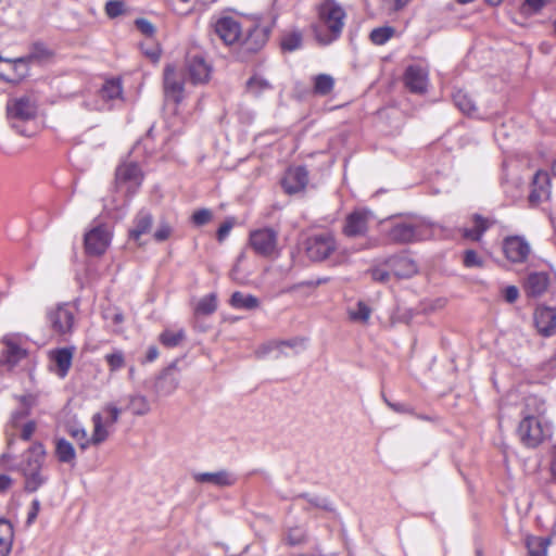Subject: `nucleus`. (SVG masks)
<instances>
[{
  "mask_svg": "<svg viewBox=\"0 0 556 556\" xmlns=\"http://www.w3.org/2000/svg\"><path fill=\"white\" fill-rule=\"evenodd\" d=\"M545 404L536 396H528L525 413L517 433L520 441L528 447H536L553 433L552 424L544 417Z\"/></svg>",
  "mask_w": 556,
  "mask_h": 556,
  "instance_id": "f257e3e1",
  "label": "nucleus"
},
{
  "mask_svg": "<svg viewBox=\"0 0 556 556\" xmlns=\"http://www.w3.org/2000/svg\"><path fill=\"white\" fill-rule=\"evenodd\" d=\"M345 11L336 0H324L318 7V18L313 25L316 40L327 46L342 34L345 24Z\"/></svg>",
  "mask_w": 556,
  "mask_h": 556,
  "instance_id": "f03ea898",
  "label": "nucleus"
},
{
  "mask_svg": "<svg viewBox=\"0 0 556 556\" xmlns=\"http://www.w3.org/2000/svg\"><path fill=\"white\" fill-rule=\"evenodd\" d=\"M7 115L11 126L20 135L30 137L34 134V130L23 127V124L34 121L37 115V104L33 98L22 96L10 99L7 103Z\"/></svg>",
  "mask_w": 556,
  "mask_h": 556,
  "instance_id": "7ed1b4c3",
  "label": "nucleus"
},
{
  "mask_svg": "<svg viewBox=\"0 0 556 556\" xmlns=\"http://www.w3.org/2000/svg\"><path fill=\"white\" fill-rule=\"evenodd\" d=\"M434 225L418 218L395 222L389 230V239L396 243H410L432 236Z\"/></svg>",
  "mask_w": 556,
  "mask_h": 556,
  "instance_id": "20e7f679",
  "label": "nucleus"
},
{
  "mask_svg": "<svg viewBox=\"0 0 556 556\" xmlns=\"http://www.w3.org/2000/svg\"><path fill=\"white\" fill-rule=\"evenodd\" d=\"M34 50L35 51L29 56L16 60H4L0 56V77L10 83H18L22 80L28 72V60L48 54V51L41 43H36Z\"/></svg>",
  "mask_w": 556,
  "mask_h": 556,
  "instance_id": "39448f33",
  "label": "nucleus"
},
{
  "mask_svg": "<svg viewBox=\"0 0 556 556\" xmlns=\"http://www.w3.org/2000/svg\"><path fill=\"white\" fill-rule=\"evenodd\" d=\"M337 249L336 238L330 232L311 236L305 241L306 256L313 262H323L329 258Z\"/></svg>",
  "mask_w": 556,
  "mask_h": 556,
  "instance_id": "423d86ee",
  "label": "nucleus"
},
{
  "mask_svg": "<svg viewBox=\"0 0 556 556\" xmlns=\"http://www.w3.org/2000/svg\"><path fill=\"white\" fill-rule=\"evenodd\" d=\"M93 432L90 438L84 427H71L68 433L72 438L79 442L83 450L87 448L90 444L99 445L109 438V430L104 428V419L101 413L92 415Z\"/></svg>",
  "mask_w": 556,
  "mask_h": 556,
  "instance_id": "0eeeda50",
  "label": "nucleus"
},
{
  "mask_svg": "<svg viewBox=\"0 0 556 556\" xmlns=\"http://www.w3.org/2000/svg\"><path fill=\"white\" fill-rule=\"evenodd\" d=\"M112 232L106 225H98L85 235V249L92 256L102 255L109 248Z\"/></svg>",
  "mask_w": 556,
  "mask_h": 556,
  "instance_id": "6e6552de",
  "label": "nucleus"
},
{
  "mask_svg": "<svg viewBox=\"0 0 556 556\" xmlns=\"http://www.w3.org/2000/svg\"><path fill=\"white\" fill-rule=\"evenodd\" d=\"M164 96L166 101L179 104L185 98V81L180 72L174 65L164 70Z\"/></svg>",
  "mask_w": 556,
  "mask_h": 556,
  "instance_id": "1a4fd4ad",
  "label": "nucleus"
},
{
  "mask_svg": "<svg viewBox=\"0 0 556 556\" xmlns=\"http://www.w3.org/2000/svg\"><path fill=\"white\" fill-rule=\"evenodd\" d=\"M250 244L255 253L270 257L277 252V232L270 228L254 230L250 235Z\"/></svg>",
  "mask_w": 556,
  "mask_h": 556,
  "instance_id": "9d476101",
  "label": "nucleus"
},
{
  "mask_svg": "<svg viewBox=\"0 0 556 556\" xmlns=\"http://www.w3.org/2000/svg\"><path fill=\"white\" fill-rule=\"evenodd\" d=\"M186 73L193 85L206 84L212 74V66L201 54H189L186 61Z\"/></svg>",
  "mask_w": 556,
  "mask_h": 556,
  "instance_id": "9b49d317",
  "label": "nucleus"
},
{
  "mask_svg": "<svg viewBox=\"0 0 556 556\" xmlns=\"http://www.w3.org/2000/svg\"><path fill=\"white\" fill-rule=\"evenodd\" d=\"M74 309L68 304L58 305L48 312V320L59 334L71 333L74 327Z\"/></svg>",
  "mask_w": 556,
  "mask_h": 556,
  "instance_id": "f8f14e48",
  "label": "nucleus"
},
{
  "mask_svg": "<svg viewBox=\"0 0 556 556\" xmlns=\"http://www.w3.org/2000/svg\"><path fill=\"white\" fill-rule=\"evenodd\" d=\"M503 252L509 262L525 263L531 253V247L525 237L509 236L503 240Z\"/></svg>",
  "mask_w": 556,
  "mask_h": 556,
  "instance_id": "ddd939ff",
  "label": "nucleus"
},
{
  "mask_svg": "<svg viewBox=\"0 0 556 556\" xmlns=\"http://www.w3.org/2000/svg\"><path fill=\"white\" fill-rule=\"evenodd\" d=\"M214 30L224 43L228 46L240 42L243 37V29L240 23L230 16L218 18L214 24Z\"/></svg>",
  "mask_w": 556,
  "mask_h": 556,
  "instance_id": "4468645a",
  "label": "nucleus"
},
{
  "mask_svg": "<svg viewBox=\"0 0 556 556\" xmlns=\"http://www.w3.org/2000/svg\"><path fill=\"white\" fill-rule=\"evenodd\" d=\"M116 181L118 186H124L128 192H135L142 182L140 167L134 162L123 163L116 169Z\"/></svg>",
  "mask_w": 556,
  "mask_h": 556,
  "instance_id": "2eb2a0df",
  "label": "nucleus"
},
{
  "mask_svg": "<svg viewBox=\"0 0 556 556\" xmlns=\"http://www.w3.org/2000/svg\"><path fill=\"white\" fill-rule=\"evenodd\" d=\"M371 215V212L368 210H356L352 212L345 218L343 233L351 238L364 236L367 232Z\"/></svg>",
  "mask_w": 556,
  "mask_h": 556,
  "instance_id": "dca6fc26",
  "label": "nucleus"
},
{
  "mask_svg": "<svg viewBox=\"0 0 556 556\" xmlns=\"http://www.w3.org/2000/svg\"><path fill=\"white\" fill-rule=\"evenodd\" d=\"M192 478L198 483H206L216 488L233 486L238 477L228 469H220L214 472H194Z\"/></svg>",
  "mask_w": 556,
  "mask_h": 556,
  "instance_id": "f3484780",
  "label": "nucleus"
},
{
  "mask_svg": "<svg viewBox=\"0 0 556 556\" xmlns=\"http://www.w3.org/2000/svg\"><path fill=\"white\" fill-rule=\"evenodd\" d=\"M534 324L543 337L556 336V307L538 306L534 312Z\"/></svg>",
  "mask_w": 556,
  "mask_h": 556,
  "instance_id": "a211bd4d",
  "label": "nucleus"
},
{
  "mask_svg": "<svg viewBox=\"0 0 556 556\" xmlns=\"http://www.w3.org/2000/svg\"><path fill=\"white\" fill-rule=\"evenodd\" d=\"M405 86L414 93H422L428 86V71L426 67L413 64L409 65L404 74Z\"/></svg>",
  "mask_w": 556,
  "mask_h": 556,
  "instance_id": "6ab92c4d",
  "label": "nucleus"
},
{
  "mask_svg": "<svg viewBox=\"0 0 556 556\" xmlns=\"http://www.w3.org/2000/svg\"><path fill=\"white\" fill-rule=\"evenodd\" d=\"M287 348L294 350V353L296 354L305 349V340L295 338L287 341H270L261 346L256 353L260 357L275 353V357L277 358L282 354L288 355L285 351Z\"/></svg>",
  "mask_w": 556,
  "mask_h": 556,
  "instance_id": "aec40b11",
  "label": "nucleus"
},
{
  "mask_svg": "<svg viewBox=\"0 0 556 556\" xmlns=\"http://www.w3.org/2000/svg\"><path fill=\"white\" fill-rule=\"evenodd\" d=\"M307 182L308 173L302 166L289 168L281 180L283 190L289 194L302 191Z\"/></svg>",
  "mask_w": 556,
  "mask_h": 556,
  "instance_id": "412c9836",
  "label": "nucleus"
},
{
  "mask_svg": "<svg viewBox=\"0 0 556 556\" xmlns=\"http://www.w3.org/2000/svg\"><path fill=\"white\" fill-rule=\"evenodd\" d=\"M269 35V30L265 26L254 25L249 27L245 33L243 31V37L240 41L245 51L256 52L258 51L267 41Z\"/></svg>",
  "mask_w": 556,
  "mask_h": 556,
  "instance_id": "4be33fe9",
  "label": "nucleus"
},
{
  "mask_svg": "<svg viewBox=\"0 0 556 556\" xmlns=\"http://www.w3.org/2000/svg\"><path fill=\"white\" fill-rule=\"evenodd\" d=\"M22 338L20 334L9 333L3 336L4 345L2 357L10 365L17 364L25 355L26 351L21 346Z\"/></svg>",
  "mask_w": 556,
  "mask_h": 556,
  "instance_id": "5701e85b",
  "label": "nucleus"
},
{
  "mask_svg": "<svg viewBox=\"0 0 556 556\" xmlns=\"http://www.w3.org/2000/svg\"><path fill=\"white\" fill-rule=\"evenodd\" d=\"M549 178L546 172H536L533 176L532 190L529 194V201L532 204L541 203L549 198Z\"/></svg>",
  "mask_w": 556,
  "mask_h": 556,
  "instance_id": "b1692460",
  "label": "nucleus"
},
{
  "mask_svg": "<svg viewBox=\"0 0 556 556\" xmlns=\"http://www.w3.org/2000/svg\"><path fill=\"white\" fill-rule=\"evenodd\" d=\"M386 265L397 278H408L417 271L415 262L405 256H391L386 260Z\"/></svg>",
  "mask_w": 556,
  "mask_h": 556,
  "instance_id": "393cba45",
  "label": "nucleus"
},
{
  "mask_svg": "<svg viewBox=\"0 0 556 556\" xmlns=\"http://www.w3.org/2000/svg\"><path fill=\"white\" fill-rule=\"evenodd\" d=\"M47 456L46 447L40 442L33 443L24 454L23 469H42Z\"/></svg>",
  "mask_w": 556,
  "mask_h": 556,
  "instance_id": "a878e982",
  "label": "nucleus"
},
{
  "mask_svg": "<svg viewBox=\"0 0 556 556\" xmlns=\"http://www.w3.org/2000/svg\"><path fill=\"white\" fill-rule=\"evenodd\" d=\"M75 348H62L56 349L50 352V358L56 366V374L59 377L64 378L71 366L73 361Z\"/></svg>",
  "mask_w": 556,
  "mask_h": 556,
  "instance_id": "bb28decb",
  "label": "nucleus"
},
{
  "mask_svg": "<svg viewBox=\"0 0 556 556\" xmlns=\"http://www.w3.org/2000/svg\"><path fill=\"white\" fill-rule=\"evenodd\" d=\"M152 223V215L147 211H140L134 219V226L129 230V238L139 242L142 235L150 232Z\"/></svg>",
  "mask_w": 556,
  "mask_h": 556,
  "instance_id": "cd10ccee",
  "label": "nucleus"
},
{
  "mask_svg": "<svg viewBox=\"0 0 556 556\" xmlns=\"http://www.w3.org/2000/svg\"><path fill=\"white\" fill-rule=\"evenodd\" d=\"M549 278L546 273H532L526 282V292L529 296L542 295L548 287Z\"/></svg>",
  "mask_w": 556,
  "mask_h": 556,
  "instance_id": "c85d7f7f",
  "label": "nucleus"
},
{
  "mask_svg": "<svg viewBox=\"0 0 556 556\" xmlns=\"http://www.w3.org/2000/svg\"><path fill=\"white\" fill-rule=\"evenodd\" d=\"M54 445V455L60 463L70 465L75 464L76 451L70 441L64 438H56Z\"/></svg>",
  "mask_w": 556,
  "mask_h": 556,
  "instance_id": "c756f323",
  "label": "nucleus"
},
{
  "mask_svg": "<svg viewBox=\"0 0 556 556\" xmlns=\"http://www.w3.org/2000/svg\"><path fill=\"white\" fill-rule=\"evenodd\" d=\"M21 407L13 410L10 418V425L14 429H18L22 421L30 414L31 407L36 403V399L33 395L21 396Z\"/></svg>",
  "mask_w": 556,
  "mask_h": 556,
  "instance_id": "7c9ffc66",
  "label": "nucleus"
},
{
  "mask_svg": "<svg viewBox=\"0 0 556 556\" xmlns=\"http://www.w3.org/2000/svg\"><path fill=\"white\" fill-rule=\"evenodd\" d=\"M229 304L236 309L252 311L260 306V300L252 294L236 291L231 294Z\"/></svg>",
  "mask_w": 556,
  "mask_h": 556,
  "instance_id": "2f4dec72",
  "label": "nucleus"
},
{
  "mask_svg": "<svg viewBox=\"0 0 556 556\" xmlns=\"http://www.w3.org/2000/svg\"><path fill=\"white\" fill-rule=\"evenodd\" d=\"M492 222L480 215L473 216V227L464 228L463 237L472 241H479L483 233L491 227Z\"/></svg>",
  "mask_w": 556,
  "mask_h": 556,
  "instance_id": "473e14b6",
  "label": "nucleus"
},
{
  "mask_svg": "<svg viewBox=\"0 0 556 556\" xmlns=\"http://www.w3.org/2000/svg\"><path fill=\"white\" fill-rule=\"evenodd\" d=\"M13 543V528L9 520L0 518V556H8Z\"/></svg>",
  "mask_w": 556,
  "mask_h": 556,
  "instance_id": "72a5a7b5",
  "label": "nucleus"
},
{
  "mask_svg": "<svg viewBox=\"0 0 556 556\" xmlns=\"http://www.w3.org/2000/svg\"><path fill=\"white\" fill-rule=\"evenodd\" d=\"M23 475L27 492H36L48 481V477L42 473V469H23Z\"/></svg>",
  "mask_w": 556,
  "mask_h": 556,
  "instance_id": "f704fd0d",
  "label": "nucleus"
},
{
  "mask_svg": "<svg viewBox=\"0 0 556 556\" xmlns=\"http://www.w3.org/2000/svg\"><path fill=\"white\" fill-rule=\"evenodd\" d=\"M453 101H454L455 105L464 114H467L469 116L476 115V113H477L476 104H475L473 100L471 99V97L466 91L457 90L453 94Z\"/></svg>",
  "mask_w": 556,
  "mask_h": 556,
  "instance_id": "c9c22d12",
  "label": "nucleus"
},
{
  "mask_svg": "<svg viewBox=\"0 0 556 556\" xmlns=\"http://www.w3.org/2000/svg\"><path fill=\"white\" fill-rule=\"evenodd\" d=\"M178 383L179 379L176 376H174L169 369H167L159 378L156 388L160 393L168 395L177 389Z\"/></svg>",
  "mask_w": 556,
  "mask_h": 556,
  "instance_id": "e433bc0d",
  "label": "nucleus"
},
{
  "mask_svg": "<svg viewBox=\"0 0 556 556\" xmlns=\"http://www.w3.org/2000/svg\"><path fill=\"white\" fill-rule=\"evenodd\" d=\"M348 314L352 321L366 324L370 318L371 308L365 302L358 301L355 306L349 308Z\"/></svg>",
  "mask_w": 556,
  "mask_h": 556,
  "instance_id": "4c0bfd02",
  "label": "nucleus"
},
{
  "mask_svg": "<svg viewBox=\"0 0 556 556\" xmlns=\"http://www.w3.org/2000/svg\"><path fill=\"white\" fill-rule=\"evenodd\" d=\"M217 309V296L215 293L204 295L195 305L197 315H211Z\"/></svg>",
  "mask_w": 556,
  "mask_h": 556,
  "instance_id": "58836bf2",
  "label": "nucleus"
},
{
  "mask_svg": "<svg viewBox=\"0 0 556 556\" xmlns=\"http://www.w3.org/2000/svg\"><path fill=\"white\" fill-rule=\"evenodd\" d=\"M100 97L103 100H115L122 97L121 81L117 79L106 80L100 89Z\"/></svg>",
  "mask_w": 556,
  "mask_h": 556,
  "instance_id": "ea45409f",
  "label": "nucleus"
},
{
  "mask_svg": "<svg viewBox=\"0 0 556 556\" xmlns=\"http://www.w3.org/2000/svg\"><path fill=\"white\" fill-rule=\"evenodd\" d=\"M334 86V79L328 74H319L314 78V92L319 96H327Z\"/></svg>",
  "mask_w": 556,
  "mask_h": 556,
  "instance_id": "a19ab883",
  "label": "nucleus"
},
{
  "mask_svg": "<svg viewBox=\"0 0 556 556\" xmlns=\"http://www.w3.org/2000/svg\"><path fill=\"white\" fill-rule=\"evenodd\" d=\"M185 337L184 329L177 331L166 329L160 334V342L166 348H175L180 344Z\"/></svg>",
  "mask_w": 556,
  "mask_h": 556,
  "instance_id": "79ce46f5",
  "label": "nucleus"
},
{
  "mask_svg": "<svg viewBox=\"0 0 556 556\" xmlns=\"http://www.w3.org/2000/svg\"><path fill=\"white\" fill-rule=\"evenodd\" d=\"M129 409L135 415H146L150 410V405L148 400L142 395H134L129 400Z\"/></svg>",
  "mask_w": 556,
  "mask_h": 556,
  "instance_id": "37998d69",
  "label": "nucleus"
},
{
  "mask_svg": "<svg viewBox=\"0 0 556 556\" xmlns=\"http://www.w3.org/2000/svg\"><path fill=\"white\" fill-rule=\"evenodd\" d=\"M394 34V29L392 27H378L371 30L370 40L375 45H384Z\"/></svg>",
  "mask_w": 556,
  "mask_h": 556,
  "instance_id": "c03bdc74",
  "label": "nucleus"
},
{
  "mask_svg": "<svg viewBox=\"0 0 556 556\" xmlns=\"http://www.w3.org/2000/svg\"><path fill=\"white\" fill-rule=\"evenodd\" d=\"M100 413L103 416L104 428L106 429L108 427L117 422L122 410L114 404L110 403V404L104 405L102 408V412H100Z\"/></svg>",
  "mask_w": 556,
  "mask_h": 556,
  "instance_id": "a18cd8bd",
  "label": "nucleus"
},
{
  "mask_svg": "<svg viewBox=\"0 0 556 556\" xmlns=\"http://www.w3.org/2000/svg\"><path fill=\"white\" fill-rule=\"evenodd\" d=\"M295 500H305L309 507L320 508L325 510H331V504L328 502L327 498H323L315 495L309 494H299L295 496Z\"/></svg>",
  "mask_w": 556,
  "mask_h": 556,
  "instance_id": "49530a36",
  "label": "nucleus"
},
{
  "mask_svg": "<svg viewBox=\"0 0 556 556\" xmlns=\"http://www.w3.org/2000/svg\"><path fill=\"white\" fill-rule=\"evenodd\" d=\"M302 43V36L298 31L287 34L281 39V48L285 51H294L300 48Z\"/></svg>",
  "mask_w": 556,
  "mask_h": 556,
  "instance_id": "de8ad7c7",
  "label": "nucleus"
},
{
  "mask_svg": "<svg viewBox=\"0 0 556 556\" xmlns=\"http://www.w3.org/2000/svg\"><path fill=\"white\" fill-rule=\"evenodd\" d=\"M105 361L110 368V371H116L125 366L124 353L121 350H116L105 355Z\"/></svg>",
  "mask_w": 556,
  "mask_h": 556,
  "instance_id": "09e8293b",
  "label": "nucleus"
},
{
  "mask_svg": "<svg viewBox=\"0 0 556 556\" xmlns=\"http://www.w3.org/2000/svg\"><path fill=\"white\" fill-rule=\"evenodd\" d=\"M369 274L371 276V279L377 282H387L392 275L391 269L386 265V262L383 263V266L377 265L372 266L369 269Z\"/></svg>",
  "mask_w": 556,
  "mask_h": 556,
  "instance_id": "8fccbe9b",
  "label": "nucleus"
},
{
  "mask_svg": "<svg viewBox=\"0 0 556 556\" xmlns=\"http://www.w3.org/2000/svg\"><path fill=\"white\" fill-rule=\"evenodd\" d=\"M125 12V4L118 0H110L105 3V13L109 17L115 18Z\"/></svg>",
  "mask_w": 556,
  "mask_h": 556,
  "instance_id": "3c124183",
  "label": "nucleus"
},
{
  "mask_svg": "<svg viewBox=\"0 0 556 556\" xmlns=\"http://www.w3.org/2000/svg\"><path fill=\"white\" fill-rule=\"evenodd\" d=\"M464 265L468 268L473 267H482L483 266V260L481 256L478 255V253L473 250H467L464 253Z\"/></svg>",
  "mask_w": 556,
  "mask_h": 556,
  "instance_id": "603ef678",
  "label": "nucleus"
},
{
  "mask_svg": "<svg viewBox=\"0 0 556 556\" xmlns=\"http://www.w3.org/2000/svg\"><path fill=\"white\" fill-rule=\"evenodd\" d=\"M212 216L213 215L210 210L201 208L192 214L191 220L195 226H203L212 219Z\"/></svg>",
  "mask_w": 556,
  "mask_h": 556,
  "instance_id": "864d4df0",
  "label": "nucleus"
},
{
  "mask_svg": "<svg viewBox=\"0 0 556 556\" xmlns=\"http://www.w3.org/2000/svg\"><path fill=\"white\" fill-rule=\"evenodd\" d=\"M547 0H525L522 4V12L526 14H533L539 12L545 4Z\"/></svg>",
  "mask_w": 556,
  "mask_h": 556,
  "instance_id": "5fc2aeb1",
  "label": "nucleus"
},
{
  "mask_svg": "<svg viewBox=\"0 0 556 556\" xmlns=\"http://www.w3.org/2000/svg\"><path fill=\"white\" fill-rule=\"evenodd\" d=\"M135 25L147 37H152L155 33V27L146 18H137Z\"/></svg>",
  "mask_w": 556,
  "mask_h": 556,
  "instance_id": "6e6d98bb",
  "label": "nucleus"
},
{
  "mask_svg": "<svg viewBox=\"0 0 556 556\" xmlns=\"http://www.w3.org/2000/svg\"><path fill=\"white\" fill-rule=\"evenodd\" d=\"M37 428V425L34 420H28L25 424L20 426L21 433L20 437L24 441H29Z\"/></svg>",
  "mask_w": 556,
  "mask_h": 556,
  "instance_id": "4d7b16f0",
  "label": "nucleus"
},
{
  "mask_svg": "<svg viewBox=\"0 0 556 556\" xmlns=\"http://www.w3.org/2000/svg\"><path fill=\"white\" fill-rule=\"evenodd\" d=\"M172 233V227L167 223H162L154 232V239L159 242L165 241Z\"/></svg>",
  "mask_w": 556,
  "mask_h": 556,
  "instance_id": "13d9d810",
  "label": "nucleus"
},
{
  "mask_svg": "<svg viewBox=\"0 0 556 556\" xmlns=\"http://www.w3.org/2000/svg\"><path fill=\"white\" fill-rule=\"evenodd\" d=\"M268 87V84L265 80L253 77L248 81V88L252 92H256L258 89Z\"/></svg>",
  "mask_w": 556,
  "mask_h": 556,
  "instance_id": "bf43d9fd",
  "label": "nucleus"
},
{
  "mask_svg": "<svg viewBox=\"0 0 556 556\" xmlns=\"http://www.w3.org/2000/svg\"><path fill=\"white\" fill-rule=\"evenodd\" d=\"M519 295V291L515 286H508L504 290V298L508 303H514Z\"/></svg>",
  "mask_w": 556,
  "mask_h": 556,
  "instance_id": "052dcab7",
  "label": "nucleus"
},
{
  "mask_svg": "<svg viewBox=\"0 0 556 556\" xmlns=\"http://www.w3.org/2000/svg\"><path fill=\"white\" fill-rule=\"evenodd\" d=\"M232 226L231 222H225L222 224L217 230V240L223 241L229 235Z\"/></svg>",
  "mask_w": 556,
  "mask_h": 556,
  "instance_id": "680f3d73",
  "label": "nucleus"
},
{
  "mask_svg": "<svg viewBox=\"0 0 556 556\" xmlns=\"http://www.w3.org/2000/svg\"><path fill=\"white\" fill-rule=\"evenodd\" d=\"M39 509H40L39 501L38 500L33 501L31 509L29 510L28 516H27L28 523H31L36 519V517L39 513Z\"/></svg>",
  "mask_w": 556,
  "mask_h": 556,
  "instance_id": "e2e57ef3",
  "label": "nucleus"
},
{
  "mask_svg": "<svg viewBox=\"0 0 556 556\" xmlns=\"http://www.w3.org/2000/svg\"><path fill=\"white\" fill-rule=\"evenodd\" d=\"M12 485V478L8 475H0V493L7 492Z\"/></svg>",
  "mask_w": 556,
  "mask_h": 556,
  "instance_id": "0e129e2a",
  "label": "nucleus"
},
{
  "mask_svg": "<svg viewBox=\"0 0 556 556\" xmlns=\"http://www.w3.org/2000/svg\"><path fill=\"white\" fill-rule=\"evenodd\" d=\"M159 357V350L156 346L151 345L148 348L147 355H146V362H153Z\"/></svg>",
  "mask_w": 556,
  "mask_h": 556,
  "instance_id": "69168bd1",
  "label": "nucleus"
},
{
  "mask_svg": "<svg viewBox=\"0 0 556 556\" xmlns=\"http://www.w3.org/2000/svg\"><path fill=\"white\" fill-rule=\"evenodd\" d=\"M409 2V0H395V8L399 10V9H402L403 7H405L407 3Z\"/></svg>",
  "mask_w": 556,
  "mask_h": 556,
  "instance_id": "338daca9",
  "label": "nucleus"
},
{
  "mask_svg": "<svg viewBox=\"0 0 556 556\" xmlns=\"http://www.w3.org/2000/svg\"><path fill=\"white\" fill-rule=\"evenodd\" d=\"M551 470H552L553 477H554V478H555V480H556V457H555V458L553 459V462H552Z\"/></svg>",
  "mask_w": 556,
  "mask_h": 556,
  "instance_id": "774afa93",
  "label": "nucleus"
}]
</instances>
